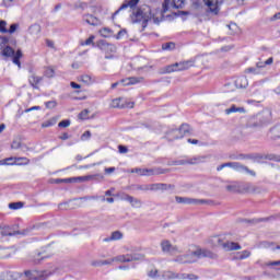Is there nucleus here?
<instances>
[{
  "label": "nucleus",
  "instance_id": "obj_1",
  "mask_svg": "<svg viewBox=\"0 0 280 280\" xmlns=\"http://www.w3.org/2000/svg\"><path fill=\"white\" fill-rule=\"evenodd\" d=\"M171 8H176V0H164L163 11L160 13H152V9L144 4L133 9L130 19L132 23H141L142 27H148V21H152L159 25V23H161V18L165 16V13L168 12Z\"/></svg>",
  "mask_w": 280,
  "mask_h": 280
},
{
  "label": "nucleus",
  "instance_id": "obj_2",
  "mask_svg": "<svg viewBox=\"0 0 280 280\" xmlns=\"http://www.w3.org/2000/svg\"><path fill=\"white\" fill-rule=\"evenodd\" d=\"M189 250L195 264L198 261V259H205V257H208L209 259H215V254L209 249L201 248L200 246L190 245Z\"/></svg>",
  "mask_w": 280,
  "mask_h": 280
},
{
  "label": "nucleus",
  "instance_id": "obj_3",
  "mask_svg": "<svg viewBox=\"0 0 280 280\" xmlns=\"http://www.w3.org/2000/svg\"><path fill=\"white\" fill-rule=\"evenodd\" d=\"M172 185L158 183V184H144V185H138L136 189L139 191H167V189H172Z\"/></svg>",
  "mask_w": 280,
  "mask_h": 280
},
{
  "label": "nucleus",
  "instance_id": "obj_4",
  "mask_svg": "<svg viewBox=\"0 0 280 280\" xmlns=\"http://www.w3.org/2000/svg\"><path fill=\"white\" fill-rule=\"evenodd\" d=\"M2 56H4L5 58H13V65H16V67L21 69V58H23V52L21 50H16V52H14V49L12 47L7 46L2 50Z\"/></svg>",
  "mask_w": 280,
  "mask_h": 280
},
{
  "label": "nucleus",
  "instance_id": "obj_5",
  "mask_svg": "<svg viewBox=\"0 0 280 280\" xmlns=\"http://www.w3.org/2000/svg\"><path fill=\"white\" fill-rule=\"evenodd\" d=\"M97 47L101 49V51H103V54H105L106 60L115 58V55H113L115 51H117V47L115 45L102 39L98 42Z\"/></svg>",
  "mask_w": 280,
  "mask_h": 280
},
{
  "label": "nucleus",
  "instance_id": "obj_6",
  "mask_svg": "<svg viewBox=\"0 0 280 280\" xmlns=\"http://www.w3.org/2000/svg\"><path fill=\"white\" fill-rule=\"evenodd\" d=\"M131 174H137L138 176H156L159 174H165L163 168H132Z\"/></svg>",
  "mask_w": 280,
  "mask_h": 280
},
{
  "label": "nucleus",
  "instance_id": "obj_7",
  "mask_svg": "<svg viewBox=\"0 0 280 280\" xmlns=\"http://www.w3.org/2000/svg\"><path fill=\"white\" fill-rule=\"evenodd\" d=\"M214 242L218 243V246H222L224 250H242V246L235 242L222 243L220 237H214Z\"/></svg>",
  "mask_w": 280,
  "mask_h": 280
},
{
  "label": "nucleus",
  "instance_id": "obj_8",
  "mask_svg": "<svg viewBox=\"0 0 280 280\" xmlns=\"http://www.w3.org/2000/svg\"><path fill=\"white\" fill-rule=\"evenodd\" d=\"M24 275L31 280H45L47 277H51L50 271H25Z\"/></svg>",
  "mask_w": 280,
  "mask_h": 280
},
{
  "label": "nucleus",
  "instance_id": "obj_9",
  "mask_svg": "<svg viewBox=\"0 0 280 280\" xmlns=\"http://www.w3.org/2000/svg\"><path fill=\"white\" fill-rule=\"evenodd\" d=\"M112 108H135L133 102H126L122 97L115 98L110 103Z\"/></svg>",
  "mask_w": 280,
  "mask_h": 280
},
{
  "label": "nucleus",
  "instance_id": "obj_10",
  "mask_svg": "<svg viewBox=\"0 0 280 280\" xmlns=\"http://www.w3.org/2000/svg\"><path fill=\"white\" fill-rule=\"evenodd\" d=\"M120 259H122V264H130V261H143V259H145V255H143V254H121Z\"/></svg>",
  "mask_w": 280,
  "mask_h": 280
},
{
  "label": "nucleus",
  "instance_id": "obj_11",
  "mask_svg": "<svg viewBox=\"0 0 280 280\" xmlns=\"http://www.w3.org/2000/svg\"><path fill=\"white\" fill-rule=\"evenodd\" d=\"M176 202L179 205H207L205 199H195L189 197H176Z\"/></svg>",
  "mask_w": 280,
  "mask_h": 280
},
{
  "label": "nucleus",
  "instance_id": "obj_12",
  "mask_svg": "<svg viewBox=\"0 0 280 280\" xmlns=\"http://www.w3.org/2000/svg\"><path fill=\"white\" fill-rule=\"evenodd\" d=\"M121 200L129 202L133 209H141V207H143V201H141V199L127 194L122 195Z\"/></svg>",
  "mask_w": 280,
  "mask_h": 280
},
{
  "label": "nucleus",
  "instance_id": "obj_13",
  "mask_svg": "<svg viewBox=\"0 0 280 280\" xmlns=\"http://www.w3.org/2000/svg\"><path fill=\"white\" fill-rule=\"evenodd\" d=\"M196 60H198V58H194V59H189V60L180 61L176 63V71H187V69H191V67H197Z\"/></svg>",
  "mask_w": 280,
  "mask_h": 280
},
{
  "label": "nucleus",
  "instance_id": "obj_14",
  "mask_svg": "<svg viewBox=\"0 0 280 280\" xmlns=\"http://www.w3.org/2000/svg\"><path fill=\"white\" fill-rule=\"evenodd\" d=\"M82 19H83L84 23H86L88 25H93L94 27L102 24L100 19H97V16H95L91 13H84L82 15Z\"/></svg>",
  "mask_w": 280,
  "mask_h": 280
},
{
  "label": "nucleus",
  "instance_id": "obj_15",
  "mask_svg": "<svg viewBox=\"0 0 280 280\" xmlns=\"http://www.w3.org/2000/svg\"><path fill=\"white\" fill-rule=\"evenodd\" d=\"M32 229H36V225H33L32 228H27L23 232H20V231H18V232H10V230L3 229L1 231V235H3L4 237H7V236L12 237L13 235H30Z\"/></svg>",
  "mask_w": 280,
  "mask_h": 280
},
{
  "label": "nucleus",
  "instance_id": "obj_16",
  "mask_svg": "<svg viewBox=\"0 0 280 280\" xmlns=\"http://www.w3.org/2000/svg\"><path fill=\"white\" fill-rule=\"evenodd\" d=\"M22 273L16 271H2L0 273V280H16L21 279Z\"/></svg>",
  "mask_w": 280,
  "mask_h": 280
},
{
  "label": "nucleus",
  "instance_id": "obj_17",
  "mask_svg": "<svg viewBox=\"0 0 280 280\" xmlns=\"http://www.w3.org/2000/svg\"><path fill=\"white\" fill-rule=\"evenodd\" d=\"M232 170H235L236 172H245V174H249V176H256L255 171H250L240 162H232Z\"/></svg>",
  "mask_w": 280,
  "mask_h": 280
},
{
  "label": "nucleus",
  "instance_id": "obj_18",
  "mask_svg": "<svg viewBox=\"0 0 280 280\" xmlns=\"http://www.w3.org/2000/svg\"><path fill=\"white\" fill-rule=\"evenodd\" d=\"M207 156H196L191 158L188 161H177V165H198V163H205Z\"/></svg>",
  "mask_w": 280,
  "mask_h": 280
},
{
  "label": "nucleus",
  "instance_id": "obj_19",
  "mask_svg": "<svg viewBox=\"0 0 280 280\" xmlns=\"http://www.w3.org/2000/svg\"><path fill=\"white\" fill-rule=\"evenodd\" d=\"M122 86H130L135 84H141L143 77H130L120 81Z\"/></svg>",
  "mask_w": 280,
  "mask_h": 280
},
{
  "label": "nucleus",
  "instance_id": "obj_20",
  "mask_svg": "<svg viewBox=\"0 0 280 280\" xmlns=\"http://www.w3.org/2000/svg\"><path fill=\"white\" fill-rule=\"evenodd\" d=\"M75 179V183H85L86 180H95V178H100L101 180H104V175L102 174H95V175H85V176H79V177H72Z\"/></svg>",
  "mask_w": 280,
  "mask_h": 280
},
{
  "label": "nucleus",
  "instance_id": "obj_21",
  "mask_svg": "<svg viewBox=\"0 0 280 280\" xmlns=\"http://www.w3.org/2000/svg\"><path fill=\"white\" fill-rule=\"evenodd\" d=\"M139 3V0H129L128 2L124 3L120 5V8L114 13V16H117L121 10H126L127 8H130L132 10H137V5Z\"/></svg>",
  "mask_w": 280,
  "mask_h": 280
},
{
  "label": "nucleus",
  "instance_id": "obj_22",
  "mask_svg": "<svg viewBox=\"0 0 280 280\" xmlns=\"http://www.w3.org/2000/svg\"><path fill=\"white\" fill-rule=\"evenodd\" d=\"M74 8L78 10H88V12H91V14H95V12H97V7H91L86 2L79 1L74 4Z\"/></svg>",
  "mask_w": 280,
  "mask_h": 280
},
{
  "label": "nucleus",
  "instance_id": "obj_23",
  "mask_svg": "<svg viewBox=\"0 0 280 280\" xmlns=\"http://www.w3.org/2000/svg\"><path fill=\"white\" fill-rule=\"evenodd\" d=\"M187 135H191V127H189L188 124H183L178 128L177 139H183V137H187Z\"/></svg>",
  "mask_w": 280,
  "mask_h": 280
},
{
  "label": "nucleus",
  "instance_id": "obj_24",
  "mask_svg": "<svg viewBox=\"0 0 280 280\" xmlns=\"http://www.w3.org/2000/svg\"><path fill=\"white\" fill-rule=\"evenodd\" d=\"M226 191H231L232 194H242V184L237 182H233L232 184L225 187Z\"/></svg>",
  "mask_w": 280,
  "mask_h": 280
},
{
  "label": "nucleus",
  "instance_id": "obj_25",
  "mask_svg": "<svg viewBox=\"0 0 280 280\" xmlns=\"http://www.w3.org/2000/svg\"><path fill=\"white\" fill-rule=\"evenodd\" d=\"M122 238H124V234L119 231H115V232L112 233L110 236L105 237L103 240V242H117V241L122 240Z\"/></svg>",
  "mask_w": 280,
  "mask_h": 280
},
{
  "label": "nucleus",
  "instance_id": "obj_26",
  "mask_svg": "<svg viewBox=\"0 0 280 280\" xmlns=\"http://www.w3.org/2000/svg\"><path fill=\"white\" fill-rule=\"evenodd\" d=\"M113 264H124L121 255H117L113 258H109L107 260H102V266H110Z\"/></svg>",
  "mask_w": 280,
  "mask_h": 280
},
{
  "label": "nucleus",
  "instance_id": "obj_27",
  "mask_svg": "<svg viewBox=\"0 0 280 280\" xmlns=\"http://www.w3.org/2000/svg\"><path fill=\"white\" fill-rule=\"evenodd\" d=\"M203 3L209 8L210 12L218 14V0H203Z\"/></svg>",
  "mask_w": 280,
  "mask_h": 280
},
{
  "label": "nucleus",
  "instance_id": "obj_28",
  "mask_svg": "<svg viewBox=\"0 0 280 280\" xmlns=\"http://www.w3.org/2000/svg\"><path fill=\"white\" fill-rule=\"evenodd\" d=\"M28 82L33 89H38V84L43 82V78L36 74H32L28 78Z\"/></svg>",
  "mask_w": 280,
  "mask_h": 280
},
{
  "label": "nucleus",
  "instance_id": "obj_29",
  "mask_svg": "<svg viewBox=\"0 0 280 280\" xmlns=\"http://www.w3.org/2000/svg\"><path fill=\"white\" fill-rule=\"evenodd\" d=\"M79 81L83 82V84H86L88 86H91V84H95V79L92 78L90 74H82L79 77Z\"/></svg>",
  "mask_w": 280,
  "mask_h": 280
},
{
  "label": "nucleus",
  "instance_id": "obj_30",
  "mask_svg": "<svg viewBox=\"0 0 280 280\" xmlns=\"http://www.w3.org/2000/svg\"><path fill=\"white\" fill-rule=\"evenodd\" d=\"M235 86L236 89H246L248 86V79L245 77H240L235 80Z\"/></svg>",
  "mask_w": 280,
  "mask_h": 280
},
{
  "label": "nucleus",
  "instance_id": "obj_31",
  "mask_svg": "<svg viewBox=\"0 0 280 280\" xmlns=\"http://www.w3.org/2000/svg\"><path fill=\"white\" fill-rule=\"evenodd\" d=\"M160 246L164 253H172V250H174V246H172V243L167 240L162 241Z\"/></svg>",
  "mask_w": 280,
  "mask_h": 280
},
{
  "label": "nucleus",
  "instance_id": "obj_32",
  "mask_svg": "<svg viewBox=\"0 0 280 280\" xmlns=\"http://www.w3.org/2000/svg\"><path fill=\"white\" fill-rule=\"evenodd\" d=\"M265 268H271V270H280V260L264 262Z\"/></svg>",
  "mask_w": 280,
  "mask_h": 280
},
{
  "label": "nucleus",
  "instance_id": "obj_33",
  "mask_svg": "<svg viewBox=\"0 0 280 280\" xmlns=\"http://www.w3.org/2000/svg\"><path fill=\"white\" fill-rule=\"evenodd\" d=\"M176 279H178V280H185V279L198 280L199 277L194 273H177Z\"/></svg>",
  "mask_w": 280,
  "mask_h": 280
},
{
  "label": "nucleus",
  "instance_id": "obj_34",
  "mask_svg": "<svg viewBox=\"0 0 280 280\" xmlns=\"http://www.w3.org/2000/svg\"><path fill=\"white\" fill-rule=\"evenodd\" d=\"M224 113L225 115H232V113H246V109H244V107H236L235 105H232L230 108H226Z\"/></svg>",
  "mask_w": 280,
  "mask_h": 280
},
{
  "label": "nucleus",
  "instance_id": "obj_35",
  "mask_svg": "<svg viewBox=\"0 0 280 280\" xmlns=\"http://www.w3.org/2000/svg\"><path fill=\"white\" fill-rule=\"evenodd\" d=\"M246 191L247 194H253L255 191V186L253 184H241V194H244Z\"/></svg>",
  "mask_w": 280,
  "mask_h": 280
},
{
  "label": "nucleus",
  "instance_id": "obj_36",
  "mask_svg": "<svg viewBox=\"0 0 280 280\" xmlns=\"http://www.w3.org/2000/svg\"><path fill=\"white\" fill-rule=\"evenodd\" d=\"M258 118L260 119V126H265V124L270 121V112H264Z\"/></svg>",
  "mask_w": 280,
  "mask_h": 280
},
{
  "label": "nucleus",
  "instance_id": "obj_37",
  "mask_svg": "<svg viewBox=\"0 0 280 280\" xmlns=\"http://www.w3.org/2000/svg\"><path fill=\"white\" fill-rule=\"evenodd\" d=\"M14 45L16 42L12 39V36H0V46L1 45Z\"/></svg>",
  "mask_w": 280,
  "mask_h": 280
},
{
  "label": "nucleus",
  "instance_id": "obj_38",
  "mask_svg": "<svg viewBox=\"0 0 280 280\" xmlns=\"http://www.w3.org/2000/svg\"><path fill=\"white\" fill-rule=\"evenodd\" d=\"M162 49L163 51H174V49H176V44L174 42L162 44Z\"/></svg>",
  "mask_w": 280,
  "mask_h": 280
},
{
  "label": "nucleus",
  "instance_id": "obj_39",
  "mask_svg": "<svg viewBox=\"0 0 280 280\" xmlns=\"http://www.w3.org/2000/svg\"><path fill=\"white\" fill-rule=\"evenodd\" d=\"M0 165H16V158H9L0 161Z\"/></svg>",
  "mask_w": 280,
  "mask_h": 280
},
{
  "label": "nucleus",
  "instance_id": "obj_40",
  "mask_svg": "<svg viewBox=\"0 0 280 280\" xmlns=\"http://www.w3.org/2000/svg\"><path fill=\"white\" fill-rule=\"evenodd\" d=\"M101 36H103V38H110V36H113V31H110V28H102L100 31Z\"/></svg>",
  "mask_w": 280,
  "mask_h": 280
},
{
  "label": "nucleus",
  "instance_id": "obj_41",
  "mask_svg": "<svg viewBox=\"0 0 280 280\" xmlns=\"http://www.w3.org/2000/svg\"><path fill=\"white\" fill-rule=\"evenodd\" d=\"M174 71H176V63L166 66L162 69V73H174Z\"/></svg>",
  "mask_w": 280,
  "mask_h": 280
},
{
  "label": "nucleus",
  "instance_id": "obj_42",
  "mask_svg": "<svg viewBox=\"0 0 280 280\" xmlns=\"http://www.w3.org/2000/svg\"><path fill=\"white\" fill-rule=\"evenodd\" d=\"M15 165H30V159L27 158H15Z\"/></svg>",
  "mask_w": 280,
  "mask_h": 280
},
{
  "label": "nucleus",
  "instance_id": "obj_43",
  "mask_svg": "<svg viewBox=\"0 0 280 280\" xmlns=\"http://www.w3.org/2000/svg\"><path fill=\"white\" fill-rule=\"evenodd\" d=\"M0 33L8 34V22L5 20H0Z\"/></svg>",
  "mask_w": 280,
  "mask_h": 280
},
{
  "label": "nucleus",
  "instance_id": "obj_44",
  "mask_svg": "<svg viewBox=\"0 0 280 280\" xmlns=\"http://www.w3.org/2000/svg\"><path fill=\"white\" fill-rule=\"evenodd\" d=\"M44 74L46 75V78H54V75H56V70H54V68L48 67L46 68Z\"/></svg>",
  "mask_w": 280,
  "mask_h": 280
},
{
  "label": "nucleus",
  "instance_id": "obj_45",
  "mask_svg": "<svg viewBox=\"0 0 280 280\" xmlns=\"http://www.w3.org/2000/svg\"><path fill=\"white\" fill-rule=\"evenodd\" d=\"M148 277H150V279H158L159 277V269L153 268L148 272Z\"/></svg>",
  "mask_w": 280,
  "mask_h": 280
},
{
  "label": "nucleus",
  "instance_id": "obj_46",
  "mask_svg": "<svg viewBox=\"0 0 280 280\" xmlns=\"http://www.w3.org/2000/svg\"><path fill=\"white\" fill-rule=\"evenodd\" d=\"M47 257L46 255H43V253L38 252L34 255V261L35 264H39L42 259H45Z\"/></svg>",
  "mask_w": 280,
  "mask_h": 280
},
{
  "label": "nucleus",
  "instance_id": "obj_47",
  "mask_svg": "<svg viewBox=\"0 0 280 280\" xmlns=\"http://www.w3.org/2000/svg\"><path fill=\"white\" fill-rule=\"evenodd\" d=\"M246 73H254V75H259V73H261V70L258 69V67L256 66L254 68H247Z\"/></svg>",
  "mask_w": 280,
  "mask_h": 280
},
{
  "label": "nucleus",
  "instance_id": "obj_48",
  "mask_svg": "<svg viewBox=\"0 0 280 280\" xmlns=\"http://www.w3.org/2000/svg\"><path fill=\"white\" fill-rule=\"evenodd\" d=\"M9 209H13V210L23 209V202H12V203H9Z\"/></svg>",
  "mask_w": 280,
  "mask_h": 280
},
{
  "label": "nucleus",
  "instance_id": "obj_49",
  "mask_svg": "<svg viewBox=\"0 0 280 280\" xmlns=\"http://www.w3.org/2000/svg\"><path fill=\"white\" fill-rule=\"evenodd\" d=\"M185 257H186V260H185V261H187V264H195V262H194V258H192V256H191V252H190L189 248H188V250L186 252Z\"/></svg>",
  "mask_w": 280,
  "mask_h": 280
},
{
  "label": "nucleus",
  "instance_id": "obj_50",
  "mask_svg": "<svg viewBox=\"0 0 280 280\" xmlns=\"http://www.w3.org/2000/svg\"><path fill=\"white\" fill-rule=\"evenodd\" d=\"M58 126H59V128H69L71 126V120H69V119L61 120L58 124Z\"/></svg>",
  "mask_w": 280,
  "mask_h": 280
},
{
  "label": "nucleus",
  "instance_id": "obj_51",
  "mask_svg": "<svg viewBox=\"0 0 280 280\" xmlns=\"http://www.w3.org/2000/svg\"><path fill=\"white\" fill-rule=\"evenodd\" d=\"M250 257V252L248 250H243L238 254V259H248Z\"/></svg>",
  "mask_w": 280,
  "mask_h": 280
},
{
  "label": "nucleus",
  "instance_id": "obj_52",
  "mask_svg": "<svg viewBox=\"0 0 280 280\" xmlns=\"http://www.w3.org/2000/svg\"><path fill=\"white\" fill-rule=\"evenodd\" d=\"M185 254L177 255L176 261L177 264H187Z\"/></svg>",
  "mask_w": 280,
  "mask_h": 280
},
{
  "label": "nucleus",
  "instance_id": "obj_53",
  "mask_svg": "<svg viewBox=\"0 0 280 280\" xmlns=\"http://www.w3.org/2000/svg\"><path fill=\"white\" fill-rule=\"evenodd\" d=\"M55 183H75V178L69 177V178H63V179H56Z\"/></svg>",
  "mask_w": 280,
  "mask_h": 280
},
{
  "label": "nucleus",
  "instance_id": "obj_54",
  "mask_svg": "<svg viewBox=\"0 0 280 280\" xmlns=\"http://www.w3.org/2000/svg\"><path fill=\"white\" fill-rule=\"evenodd\" d=\"M16 30H19V24H11L7 34H14V32H16Z\"/></svg>",
  "mask_w": 280,
  "mask_h": 280
},
{
  "label": "nucleus",
  "instance_id": "obj_55",
  "mask_svg": "<svg viewBox=\"0 0 280 280\" xmlns=\"http://www.w3.org/2000/svg\"><path fill=\"white\" fill-rule=\"evenodd\" d=\"M89 139H91V131H85V132L81 136V141H89Z\"/></svg>",
  "mask_w": 280,
  "mask_h": 280
},
{
  "label": "nucleus",
  "instance_id": "obj_56",
  "mask_svg": "<svg viewBox=\"0 0 280 280\" xmlns=\"http://www.w3.org/2000/svg\"><path fill=\"white\" fill-rule=\"evenodd\" d=\"M56 106H58V103H56V101L46 102V108H56Z\"/></svg>",
  "mask_w": 280,
  "mask_h": 280
},
{
  "label": "nucleus",
  "instance_id": "obj_57",
  "mask_svg": "<svg viewBox=\"0 0 280 280\" xmlns=\"http://www.w3.org/2000/svg\"><path fill=\"white\" fill-rule=\"evenodd\" d=\"M89 117V109H84L79 114V119H86Z\"/></svg>",
  "mask_w": 280,
  "mask_h": 280
},
{
  "label": "nucleus",
  "instance_id": "obj_58",
  "mask_svg": "<svg viewBox=\"0 0 280 280\" xmlns=\"http://www.w3.org/2000/svg\"><path fill=\"white\" fill-rule=\"evenodd\" d=\"M164 278L165 279H176V275L174 272H172V271H166L164 273Z\"/></svg>",
  "mask_w": 280,
  "mask_h": 280
},
{
  "label": "nucleus",
  "instance_id": "obj_59",
  "mask_svg": "<svg viewBox=\"0 0 280 280\" xmlns=\"http://www.w3.org/2000/svg\"><path fill=\"white\" fill-rule=\"evenodd\" d=\"M31 34H34V32H40V26L38 24H34L31 26Z\"/></svg>",
  "mask_w": 280,
  "mask_h": 280
},
{
  "label": "nucleus",
  "instance_id": "obj_60",
  "mask_svg": "<svg viewBox=\"0 0 280 280\" xmlns=\"http://www.w3.org/2000/svg\"><path fill=\"white\" fill-rule=\"evenodd\" d=\"M189 12L187 11H177L176 16H182V19H185V16H188Z\"/></svg>",
  "mask_w": 280,
  "mask_h": 280
},
{
  "label": "nucleus",
  "instance_id": "obj_61",
  "mask_svg": "<svg viewBox=\"0 0 280 280\" xmlns=\"http://www.w3.org/2000/svg\"><path fill=\"white\" fill-rule=\"evenodd\" d=\"M12 150H19L21 148V142L19 141H13L11 144Z\"/></svg>",
  "mask_w": 280,
  "mask_h": 280
},
{
  "label": "nucleus",
  "instance_id": "obj_62",
  "mask_svg": "<svg viewBox=\"0 0 280 280\" xmlns=\"http://www.w3.org/2000/svg\"><path fill=\"white\" fill-rule=\"evenodd\" d=\"M93 40H95V36L92 35L84 42L83 45H93Z\"/></svg>",
  "mask_w": 280,
  "mask_h": 280
},
{
  "label": "nucleus",
  "instance_id": "obj_63",
  "mask_svg": "<svg viewBox=\"0 0 280 280\" xmlns=\"http://www.w3.org/2000/svg\"><path fill=\"white\" fill-rule=\"evenodd\" d=\"M92 266H94L95 268H98L100 266H102V260H93Z\"/></svg>",
  "mask_w": 280,
  "mask_h": 280
},
{
  "label": "nucleus",
  "instance_id": "obj_64",
  "mask_svg": "<svg viewBox=\"0 0 280 280\" xmlns=\"http://www.w3.org/2000/svg\"><path fill=\"white\" fill-rule=\"evenodd\" d=\"M124 36H126V31H119L116 38L119 39V38H124Z\"/></svg>",
  "mask_w": 280,
  "mask_h": 280
}]
</instances>
